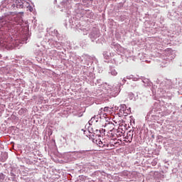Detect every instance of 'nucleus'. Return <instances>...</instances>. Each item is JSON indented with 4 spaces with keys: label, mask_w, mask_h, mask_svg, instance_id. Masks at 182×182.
Here are the masks:
<instances>
[{
    "label": "nucleus",
    "mask_w": 182,
    "mask_h": 182,
    "mask_svg": "<svg viewBox=\"0 0 182 182\" xmlns=\"http://www.w3.org/2000/svg\"><path fill=\"white\" fill-rule=\"evenodd\" d=\"M93 143H95L96 145L98 146V147H102V149H114V147H118L120 146V144L116 141V139L111 141L109 143L107 141V139H93Z\"/></svg>",
    "instance_id": "f257e3e1"
},
{
    "label": "nucleus",
    "mask_w": 182,
    "mask_h": 182,
    "mask_svg": "<svg viewBox=\"0 0 182 182\" xmlns=\"http://www.w3.org/2000/svg\"><path fill=\"white\" fill-rule=\"evenodd\" d=\"M12 5L13 8L22 9L25 6L26 4H28L25 0H14Z\"/></svg>",
    "instance_id": "f03ea898"
},
{
    "label": "nucleus",
    "mask_w": 182,
    "mask_h": 182,
    "mask_svg": "<svg viewBox=\"0 0 182 182\" xmlns=\"http://www.w3.org/2000/svg\"><path fill=\"white\" fill-rule=\"evenodd\" d=\"M125 141H127V143H132V140H133V132L129 131L127 134V136H125Z\"/></svg>",
    "instance_id": "7ed1b4c3"
},
{
    "label": "nucleus",
    "mask_w": 182,
    "mask_h": 182,
    "mask_svg": "<svg viewBox=\"0 0 182 182\" xmlns=\"http://www.w3.org/2000/svg\"><path fill=\"white\" fill-rule=\"evenodd\" d=\"M109 108L108 107H105L104 109L101 108L100 109V113H103V112H107H107H109Z\"/></svg>",
    "instance_id": "20e7f679"
},
{
    "label": "nucleus",
    "mask_w": 182,
    "mask_h": 182,
    "mask_svg": "<svg viewBox=\"0 0 182 182\" xmlns=\"http://www.w3.org/2000/svg\"><path fill=\"white\" fill-rule=\"evenodd\" d=\"M2 156L4 158H2L1 160H2V161H5L6 160V159H8V154L4 153L2 154Z\"/></svg>",
    "instance_id": "39448f33"
},
{
    "label": "nucleus",
    "mask_w": 182,
    "mask_h": 182,
    "mask_svg": "<svg viewBox=\"0 0 182 182\" xmlns=\"http://www.w3.org/2000/svg\"><path fill=\"white\" fill-rule=\"evenodd\" d=\"M4 178H5V176H4L3 173H1V174L0 175V181H1V180H4Z\"/></svg>",
    "instance_id": "423d86ee"
},
{
    "label": "nucleus",
    "mask_w": 182,
    "mask_h": 182,
    "mask_svg": "<svg viewBox=\"0 0 182 182\" xmlns=\"http://www.w3.org/2000/svg\"><path fill=\"white\" fill-rule=\"evenodd\" d=\"M112 75H113L114 76H116V75H117V72L116 71H112Z\"/></svg>",
    "instance_id": "0eeeda50"
},
{
    "label": "nucleus",
    "mask_w": 182,
    "mask_h": 182,
    "mask_svg": "<svg viewBox=\"0 0 182 182\" xmlns=\"http://www.w3.org/2000/svg\"><path fill=\"white\" fill-rule=\"evenodd\" d=\"M32 11H33V9L31 6H30V12H32Z\"/></svg>",
    "instance_id": "6e6552de"
},
{
    "label": "nucleus",
    "mask_w": 182,
    "mask_h": 182,
    "mask_svg": "<svg viewBox=\"0 0 182 182\" xmlns=\"http://www.w3.org/2000/svg\"><path fill=\"white\" fill-rule=\"evenodd\" d=\"M91 120H95V118H92Z\"/></svg>",
    "instance_id": "1a4fd4ad"
},
{
    "label": "nucleus",
    "mask_w": 182,
    "mask_h": 182,
    "mask_svg": "<svg viewBox=\"0 0 182 182\" xmlns=\"http://www.w3.org/2000/svg\"><path fill=\"white\" fill-rule=\"evenodd\" d=\"M105 114H106V113H104L103 115L105 116Z\"/></svg>",
    "instance_id": "9d476101"
}]
</instances>
